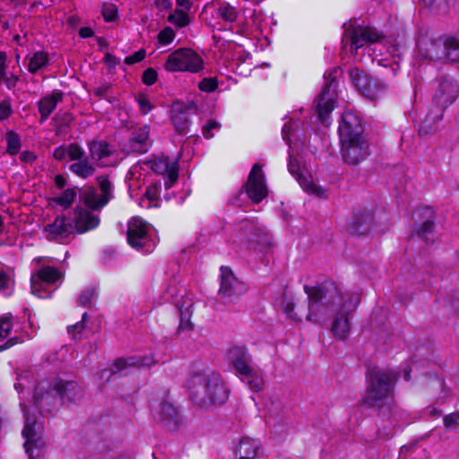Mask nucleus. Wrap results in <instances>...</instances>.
Masks as SVG:
<instances>
[{
  "label": "nucleus",
  "instance_id": "obj_1",
  "mask_svg": "<svg viewBox=\"0 0 459 459\" xmlns=\"http://www.w3.org/2000/svg\"><path fill=\"white\" fill-rule=\"evenodd\" d=\"M307 295V320L323 325L333 317L331 331L337 340H345L351 331L350 316L360 299L358 294L343 290L333 281L317 286H304Z\"/></svg>",
  "mask_w": 459,
  "mask_h": 459
},
{
  "label": "nucleus",
  "instance_id": "obj_2",
  "mask_svg": "<svg viewBox=\"0 0 459 459\" xmlns=\"http://www.w3.org/2000/svg\"><path fill=\"white\" fill-rule=\"evenodd\" d=\"M188 385L191 398L200 407L221 405L229 397V391L220 374L212 371L192 374Z\"/></svg>",
  "mask_w": 459,
  "mask_h": 459
},
{
  "label": "nucleus",
  "instance_id": "obj_3",
  "mask_svg": "<svg viewBox=\"0 0 459 459\" xmlns=\"http://www.w3.org/2000/svg\"><path fill=\"white\" fill-rule=\"evenodd\" d=\"M459 96V83L451 77L444 76L437 79L434 86L432 108L423 119L419 129L420 134H430L435 125L442 120L445 110L452 105Z\"/></svg>",
  "mask_w": 459,
  "mask_h": 459
},
{
  "label": "nucleus",
  "instance_id": "obj_4",
  "mask_svg": "<svg viewBox=\"0 0 459 459\" xmlns=\"http://www.w3.org/2000/svg\"><path fill=\"white\" fill-rule=\"evenodd\" d=\"M79 386L73 381L57 380L54 385L41 383L34 392V406L41 413H50L56 406L57 398L63 402H74L79 393Z\"/></svg>",
  "mask_w": 459,
  "mask_h": 459
},
{
  "label": "nucleus",
  "instance_id": "obj_5",
  "mask_svg": "<svg viewBox=\"0 0 459 459\" xmlns=\"http://www.w3.org/2000/svg\"><path fill=\"white\" fill-rule=\"evenodd\" d=\"M398 374L392 370L372 368L367 375L368 385L363 402L369 407L380 406L391 395Z\"/></svg>",
  "mask_w": 459,
  "mask_h": 459
},
{
  "label": "nucleus",
  "instance_id": "obj_6",
  "mask_svg": "<svg viewBox=\"0 0 459 459\" xmlns=\"http://www.w3.org/2000/svg\"><path fill=\"white\" fill-rule=\"evenodd\" d=\"M417 47L425 59L437 61L447 57L452 62H459V39L455 37L431 39L422 36Z\"/></svg>",
  "mask_w": 459,
  "mask_h": 459
},
{
  "label": "nucleus",
  "instance_id": "obj_7",
  "mask_svg": "<svg viewBox=\"0 0 459 459\" xmlns=\"http://www.w3.org/2000/svg\"><path fill=\"white\" fill-rule=\"evenodd\" d=\"M168 72H189L198 74L204 69L203 58L193 49L182 48L170 53L164 63Z\"/></svg>",
  "mask_w": 459,
  "mask_h": 459
},
{
  "label": "nucleus",
  "instance_id": "obj_8",
  "mask_svg": "<svg viewBox=\"0 0 459 459\" xmlns=\"http://www.w3.org/2000/svg\"><path fill=\"white\" fill-rule=\"evenodd\" d=\"M342 74L341 68L334 67L325 74V84L322 92L315 100L316 109L319 119L323 124L328 123L329 114L334 108L336 89L338 85L337 77Z\"/></svg>",
  "mask_w": 459,
  "mask_h": 459
},
{
  "label": "nucleus",
  "instance_id": "obj_9",
  "mask_svg": "<svg viewBox=\"0 0 459 459\" xmlns=\"http://www.w3.org/2000/svg\"><path fill=\"white\" fill-rule=\"evenodd\" d=\"M127 242L134 249L143 253L153 250L156 241L152 237V227L140 217H133L127 224Z\"/></svg>",
  "mask_w": 459,
  "mask_h": 459
},
{
  "label": "nucleus",
  "instance_id": "obj_10",
  "mask_svg": "<svg viewBox=\"0 0 459 459\" xmlns=\"http://www.w3.org/2000/svg\"><path fill=\"white\" fill-rule=\"evenodd\" d=\"M21 407L25 418L22 430V437L26 439L24 443L25 451L30 459L39 457L46 445L42 427L34 418L29 415L28 408L25 404L21 403Z\"/></svg>",
  "mask_w": 459,
  "mask_h": 459
},
{
  "label": "nucleus",
  "instance_id": "obj_11",
  "mask_svg": "<svg viewBox=\"0 0 459 459\" xmlns=\"http://www.w3.org/2000/svg\"><path fill=\"white\" fill-rule=\"evenodd\" d=\"M96 179L101 194L99 195L94 187H87L80 195V200L92 210H100L114 198V186L107 175L99 176Z\"/></svg>",
  "mask_w": 459,
  "mask_h": 459
},
{
  "label": "nucleus",
  "instance_id": "obj_12",
  "mask_svg": "<svg viewBox=\"0 0 459 459\" xmlns=\"http://www.w3.org/2000/svg\"><path fill=\"white\" fill-rule=\"evenodd\" d=\"M350 76L359 91L365 97L374 100L387 89L379 78L372 77L358 68L351 69Z\"/></svg>",
  "mask_w": 459,
  "mask_h": 459
},
{
  "label": "nucleus",
  "instance_id": "obj_13",
  "mask_svg": "<svg viewBox=\"0 0 459 459\" xmlns=\"http://www.w3.org/2000/svg\"><path fill=\"white\" fill-rule=\"evenodd\" d=\"M75 230L72 218L65 215H59L52 222L43 228V234L49 241L60 244L67 243Z\"/></svg>",
  "mask_w": 459,
  "mask_h": 459
},
{
  "label": "nucleus",
  "instance_id": "obj_14",
  "mask_svg": "<svg viewBox=\"0 0 459 459\" xmlns=\"http://www.w3.org/2000/svg\"><path fill=\"white\" fill-rule=\"evenodd\" d=\"M344 39H350L351 48L359 49L367 43H374L380 39V34L371 27L357 24V21H351L349 25L344 24Z\"/></svg>",
  "mask_w": 459,
  "mask_h": 459
},
{
  "label": "nucleus",
  "instance_id": "obj_15",
  "mask_svg": "<svg viewBox=\"0 0 459 459\" xmlns=\"http://www.w3.org/2000/svg\"><path fill=\"white\" fill-rule=\"evenodd\" d=\"M154 420L169 430H177L183 423L178 409L168 398L152 406Z\"/></svg>",
  "mask_w": 459,
  "mask_h": 459
},
{
  "label": "nucleus",
  "instance_id": "obj_16",
  "mask_svg": "<svg viewBox=\"0 0 459 459\" xmlns=\"http://www.w3.org/2000/svg\"><path fill=\"white\" fill-rule=\"evenodd\" d=\"M61 278L62 273L58 269L53 266H44L31 274V292L39 298H48L50 294L46 291L45 288L54 285Z\"/></svg>",
  "mask_w": 459,
  "mask_h": 459
},
{
  "label": "nucleus",
  "instance_id": "obj_17",
  "mask_svg": "<svg viewBox=\"0 0 459 459\" xmlns=\"http://www.w3.org/2000/svg\"><path fill=\"white\" fill-rule=\"evenodd\" d=\"M341 148L343 160L350 165H357L369 154V144L365 137L342 140Z\"/></svg>",
  "mask_w": 459,
  "mask_h": 459
},
{
  "label": "nucleus",
  "instance_id": "obj_18",
  "mask_svg": "<svg viewBox=\"0 0 459 459\" xmlns=\"http://www.w3.org/2000/svg\"><path fill=\"white\" fill-rule=\"evenodd\" d=\"M412 217L417 223L415 235L425 242H433L436 213L432 207H421L416 209Z\"/></svg>",
  "mask_w": 459,
  "mask_h": 459
},
{
  "label": "nucleus",
  "instance_id": "obj_19",
  "mask_svg": "<svg viewBox=\"0 0 459 459\" xmlns=\"http://www.w3.org/2000/svg\"><path fill=\"white\" fill-rule=\"evenodd\" d=\"M246 191L250 199L256 204L267 195L264 174L258 164H255L249 173Z\"/></svg>",
  "mask_w": 459,
  "mask_h": 459
},
{
  "label": "nucleus",
  "instance_id": "obj_20",
  "mask_svg": "<svg viewBox=\"0 0 459 459\" xmlns=\"http://www.w3.org/2000/svg\"><path fill=\"white\" fill-rule=\"evenodd\" d=\"M288 169L290 173L296 178L300 186L306 192L313 194L318 197L325 196V189L320 186H317L309 180L307 171L300 165L299 160L292 155H290L289 157Z\"/></svg>",
  "mask_w": 459,
  "mask_h": 459
},
{
  "label": "nucleus",
  "instance_id": "obj_21",
  "mask_svg": "<svg viewBox=\"0 0 459 459\" xmlns=\"http://www.w3.org/2000/svg\"><path fill=\"white\" fill-rule=\"evenodd\" d=\"M195 108L196 106L193 102L187 104L177 102L172 105L171 122L177 133L185 135L189 132V111Z\"/></svg>",
  "mask_w": 459,
  "mask_h": 459
},
{
  "label": "nucleus",
  "instance_id": "obj_22",
  "mask_svg": "<svg viewBox=\"0 0 459 459\" xmlns=\"http://www.w3.org/2000/svg\"><path fill=\"white\" fill-rule=\"evenodd\" d=\"M228 358L238 376L250 374L252 356L246 346H231L228 351Z\"/></svg>",
  "mask_w": 459,
  "mask_h": 459
},
{
  "label": "nucleus",
  "instance_id": "obj_23",
  "mask_svg": "<svg viewBox=\"0 0 459 459\" xmlns=\"http://www.w3.org/2000/svg\"><path fill=\"white\" fill-rule=\"evenodd\" d=\"M84 207H77L74 211V217L73 220L74 230L78 233H84L88 230H93L100 224V218L95 212L99 210H92L91 208L83 204Z\"/></svg>",
  "mask_w": 459,
  "mask_h": 459
},
{
  "label": "nucleus",
  "instance_id": "obj_24",
  "mask_svg": "<svg viewBox=\"0 0 459 459\" xmlns=\"http://www.w3.org/2000/svg\"><path fill=\"white\" fill-rule=\"evenodd\" d=\"M150 168L157 174L165 176V186L170 188L178 180V164L168 157L155 158L150 161Z\"/></svg>",
  "mask_w": 459,
  "mask_h": 459
},
{
  "label": "nucleus",
  "instance_id": "obj_25",
  "mask_svg": "<svg viewBox=\"0 0 459 459\" xmlns=\"http://www.w3.org/2000/svg\"><path fill=\"white\" fill-rule=\"evenodd\" d=\"M362 132L359 117L352 111L344 112L339 126L340 141L364 137Z\"/></svg>",
  "mask_w": 459,
  "mask_h": 459
},
{
  "label": "nucleus",
  "instance_id": "obj_26",
  "mask_svg": "<svg viewBox=\"0 0 459 459\" xmlns=\"http://www.w3.org/2000/svg\"><path fill=\"white\" fill-rule=\"evenodd\" d=\"M151 146L150 126L147 125L134 129L126 144L128 152L138 154L147 152Z\"/></svg>",
  "mask_w": 459,
  "mask_h": 459
},
{
  "label": "nucleus",
  "instance_id": "obj_27",
  "mask_svg": "<svg viewBox=\"0 0 459 459\" xmlns=\"http://www.w3.org/2000/svg\"><path fill=\"white\" fill-rule=\"evenodd\" d=\"M244 290L243 284L233 275L229 267H221V287L219 293L225 297L240 294Z\"/></svg>",
  "mask_w": 459,
  "mask_h": 459
},
{
  "label": "nucleus",
  "instance_id": "obj_28",
  "mask_svg": "<svg viewBox=\"0 0 459 459\" xmlns=\"http://www.w3.org/2000/svg\"><path fill=\"white\" fill-rule=\"evenodd\" d=\"M63 92L60 91H54L41 98L38 101V108L40 114L39 122L43 124L56 109L57 104L63 100Z\"/></svg>",
  "mask_w": 459,
  "mask_h": 459
},
{
  "label": "nucleus",
  "instance_id": "obj_29",
  "mask_svg": "<svg viewBox=\"0 0 459 459\" xmlns=\"http://www.w3.org/2000/svg\"><path fill=\"white\" fill-rule=\"evenodd\" d=\"M90 154L92 160L100 161L102 166H109L113 160L111 156L114 154V148L106 142H92L89 147Z\"/></svg>",
  "mask_w": 459,
  "mask_h": 459
},
{
  "label": "nucleus",
  "instance_id": "obj_30",
  "mask_svg": "<svg viewBox=\"0 0 459 459\" xmlns=\"http://www.w3.org/2000/svg\"><path fill=\"white\" fill-rule=\"evenodd\" d=\"M156 363L152 356L145 357H129L127 359H117L113 368L110 369L111 374H117L127 368L131 367H152Z\"/></svg>",
  "mask_w": 459,
  "mask_h": 459
},
{
  "label": "nucleus",
  "instance_id": "obj_31",
  "mask_svg": "<svg viewBox=\"0 0 459 459\" xmlns=\"http://www.w3.org/2000/svg\"><path fill=\"white\" fill-rule=\"evenodd\" d=\"M373 224V215L368 211L355 212L351 222V231L352 234H366L371 229Z\"/></svg>",
  "mask_w": 459,
  "mask_h": 459
},
{
  "label": "nucleus",
  "instance_id": "obj_32",
  "mask_svg": "<svg viewBox=\"0 0 459 459\" xmlns=\"http://www.w3.org/2000/svg\"><path fill=\"white\" fill-rule=\"evenodd\" d=\"M262 232L254 224L245 223L239 232V240L242 244L247 245V248H253L260 242Z\"/></svg>",
  "mask_w": 459,
  "mask_h": 459
},
{
  "label": "nucleus",
  "instance_id": "obj_33",
  "mask_svg": "<svg viewBox=\"0 0 459 459\" xmlns=\"http://www.w3.org/2000/svg\"><path fill=\"white\" fill-rule=\"evenodd\" d=\"M261 448L258 440L249 437H244L239 441L238 455V459H255Z\"/></svg>",
  "mask_w": 459,
  "mask_h": 459
},
{
  "label": "nucleus",
  "instance_id": "obj_34",
  "mask_svg": "<svg viewBox=\"0 0 459 459\" xmlns=\"http://www.w3.org/2000/svg\"><path fill=\"white\" fill-rule=\"evenodd\" d=\"M13 328L12 316L0 317V341L5 339ZM17 343V338H11L0 345V351H4Z\"/></svg>",
  "mask_w": 459,
  "mask_h": 459
},
{
  "label": "nucleus",
  "instance_id": "obj_35",
  "mask_svg": "<svg viewBox=\"0 0 459 459\" xmlns=\"http://www.w3.org/2000/svg\"><path fill=\"white\" fill-rule=\"evenodd\" d=\"M27 67L30 73L36 74L48 64V55L42 51H37L32 56H27Z\"/></svg>",
  "mask_w": 459,
  "mask_h": 459
},
{
  "label": "nucleus",
  "instance_id": "obj_36",
  "mask_svg": "<svg viewBox=\"0 0 459 459\" xmlns=\"http://www.w3.org/2000/svg\"><path fill=\"white\" fill-rule=\"evenodd\" d=\"M192 307L193 302L190 300L184 301L182 305L178 306V310L180 313V324L178 326L179 330L192 329V323L190 321Z\"/></svg>",
  "mask_w": 459,
  "mask_h": 459
},
{
  "label": "nucleus",
  "instance_id": "obj_37",
  "mask_svg": "<svg viewBox=\"0 0 459 459\" xmlns=\"http://www.w3.org/2000/svg\"><path fill=\"white\" fill-rule=\"evenodd\" d=\"M70 170L80 178H87L94 174L95 168L87 160H82L72 164Z\"/></svg>",
  "mask_w": 459,
  "mask_h": 459
},
{
  "label": "nucleus",
  "instance_id": "obj_38",
  "mask_svg": "<svg viewBox=\"0 0 459 459\" xmlns=\"http://www.w3.org/2000/svg\"><path fill=\"white\" fill-rule=\"evenodd\" d=\"M217 15L227 22H234L238 17L237 9L227 2L220 3L217 8Z\"/></svg>",
  "mask_w": 459,
  "mask_h": 459
},
{
  "label": "nucleus",
  "instance_id": "obj_39",
  "mask_svg": "<svg viewBox=\"0 0 459 459\" xmlns=\"http://www.w3.org/2000/svg\"><path fill=\"white\" fill-rule=\"evenodd\" d=\"M5 141L6 152L12 156L18 154L22 148V140L20 135L13 131H9L6 134Z\"/></svg>",
  "mask_w": 459,
  "mask_h": 459
},
{
  "label": "nucleus",
  "instance_id": "obj_40",
  "mask_svg": "<svg viewBox=\"0 0 459 459\" xmlns=\"http://www.w3.org/2000/svg\"><path fill=\"white\" fill-rule=\"evenodd\" d=\"M281 307L282 308L283 313L287 316L288 318L294 321H300V317L295 312V303L292 297L288 296L286 293L282 295Z\"/></svg>",
  "mask_w": 459,
  "mask_h": 459
},
{
  "label": "nucleus",
  "instance_id": "obj_41",
  "mask_svg": "<svg viewBox=\"0 0 459 459\" xmlns=\"http://www.w3.org/2000/svg\"><path fill=\"white\" fill-rule=\"evenodd\" d=\"M243 381H247L248 386L251 390L255 392H259L263 389L264 380L263 378L257 375L254 369L251 368V372L248 375H239Z\"/></svg>",
  "mask_w": 459,
  "mask_h": 459
},
{
  "label": "nucleus",
  "instance_id": "obj_42",
  "mask_svg": "<svg viewBox=\"0 0 459 459\" xmlns=\"http://www.w3.org/2000/svg\"><path fill=\"white\" fill-rule=\"evenodd\" d=\"M186 10H176L173 13L169 15V22L178 28L186 26L189 23L188 15L186 13Z\"/></svg>",
  "mask_w": 459,
  "mask_h": 459
},
{
  "label": "nucleus",
  "instance_id": "obj_43",
  "mask_svg": "<svg viewBox=\"0 0 459 459\" xmlns=\"http://www.w3.org/2000/svg\"><path fill=\"white\" fill-rule=\"evenodd\" d=\"M75 196V189L68 188L61 195L55 197L54 202H56L61 206L68 207L74 203Z\"/></svg>",
  "mask_w": 459,
  "mask_h": 459
},
{
  "label": "nucleus",
  "instance_id": "obj_44",
  "mask_svg": "<svg viewBox=\"0 0 459 459\" xmlns=\"http://www.w3.org/2000/svg\"><path fill=\"white\" fill-rule=\"evenodd\" d=\"M13 285L11 275L5 271L0 269V292L10 291Z\"/></svg>",
  "mask_w": 459,
  "mask_h": 459
},
{
  "label": "nucleus",
  "instance_id": "obj_45",
  "mask_svg": "<svg viewBox=\"0 0 459 459\" xmlns=\"http://www.w3.org/2000/svg\"><path fill=\"white\" fill-rule=\"evenodd\" d=\"M218 81L215 77L204 78L199 82V89L204 92H212L217 89Z\"/></svg>",
  "mask_w": 459,
  "mask_h": 459
},
{
  "label": "nucleus",
  "instance_id": "obj_46",
  "mask_svg": "<svg viewBox=\"0 0 459 459\" xmlns=\"http://www.w3.org/2000/svg\"><path fill=\"white\" fill-rule=\"evenodd\" d=\"M67 152H67L68 157L70 158L71 160H78V161L82 160V159L84 156V151L78 144L71 143L67 147Z\"/></svg>",
  "mask_w": 459,
  "mask_h": 459
},
{
  "label": "nucleus",
  "instance_id": "obj_47",
  "mask_svg": "<svg viewBox=\"0 0 459 459\" xmlns=\"http://www.w3.org/2000/svg\"><path fill=\"white\" fill-rule=\"evenodd\" d=\"M175 39V32L170 27H166L158 34V39L162 45H168Z\"/></svg>",
  "mask_w": 459,
  "mask_h": 459
},
{
  "label": "nucleus",
  "instance_id": "obj_48",
  "mask_svg": "<svg viewBox=\"0 0 459 459\" xmlns=\"http://www.w3.org/2000/svg\"><path fill=\"white\" fill-rule=\"evenodd\" d=\"M136 101L139 105L141 113L143 115L148 114L153 108V106L151 104L150 100L146 95H139L136 98Z\"/></svg>",
  "mask_w": 459,
  "mask_h": 459
},
{
  "label": "nucleus",
  "instance_id": "obj_49",
  "mask_svg": "<svg viewBox=\"0 0 459 459\" xmlns=\"http://www.w3.org/2000/svg\"><path fill=\"white\" fill-rule=\"evenodd\" d=\"M221 128V125L215 120H209L203 127V134L206 139H211L213 137L214 134L213 130H219Z\"/></svg>",
  "mask_w": 459,
  "mask_h": 459
},
{
  "label": "nucleus",
  "instance_id": "obj_50",
  "mask_svg": "<svg viewBox=\"0 0 459 459\" xmlns=\"http://www.w3.org/2000/svg\"><path fill=\"white\" fill-rule=\"evenodd\" d=\"M102 15L106 22H113L117 16V10L113 4H105L102 7Z\"/></svg>",
  "mask_w": 459,
  "mask_h": 459
},
{
  "label": "nucleus",
  "instance_id": "obj_51",
  "mask_svg": "<svg viewBox=\"0 0 459 459\" xmlns=\"http://www.w3.org/2000/svg\"><path fill=\"white\" fill-rule=\"evenodd\" d=\"M95 295V290L93 288H88L84 290L79 296L78 300L79 303L82 306H89L91 303V300Z\"/></svg>",
  "mask_w": 459,
  "mask_h": 459
},
{
  "label": "nucleus",
  "instance_id": "obj_52",
  "mask_svg": "<svg viewBox=\"0 0 459 459\" xmlns=\"http://www.w3.org/2000/svg\"><path fill=\"white\" fill-rule=\"evenodd\" d=\"M87 318V313H84L82 315V321L77 322L76 324L73 325L67 326V331L70 334H73L74 338H76V333H82V331L84 329V320Z\"/></svg>",
  "mask_w": 459,
  "mask_h": 459
},
{
  "label": "nucleus",
  "instance_id": "obj_53",
  "mask_svg": "<svg viewBox=\"0 0 459 459\" xmlns=\"http://www.w3.org/2000/svg\"><path fill=\"white\" fill-rule=\"evenodd\" d=\"M157 72L152 68L146 69L143 74V82L146 85H152L157 81Z\"/></svg>",
  "mask_w": 459,
  "mask_h": 459
},
{
  "label": "nucleus",
  "instance_id": "obj_54",
  "mask_svg": "<svg viewBox=\"0 0 459 459\" xmlns=\"http://www.w3.org/2000/svg\"><path fill=\"white\" fill-rule=\"evenodd\" d=\"M13 112L11 101L9 100H4L0 103V120L8 118Z\"/></svg>",
  "mask_w": 459,
  "mask_h": 459
},
{
  "label": "nucleus",
  "instance_id": "obj_55",
  "mask_svg": "<svg viewBox=\"0 0 459 459\" xmlns=\"http://www.w3.org/2000/svg\"><path fill=\"white\" fill-rule=\"evenodd\" d=\"M145 55H146L145 50L140 49V50L136 51L135 53H134L133 55L126 56L125 59V63L128 65L136 64V63L143 60V58L145 57Z\"/></svg>",
  "mask_w": 459,
  "mask_h": 459
},
{
  "label": "nucleus",
  "instance_id": "obj_56",
  "mask_svg": "<svg viewBox=\"0 0 459 459\" xmlns=\"http://www.w3.org/2000/svg\"><path fill=\"white\" fill-rule=\"evenodd\" d=\"M54 119L59 121L60 126H68L73 121V116L69 112L58 113L55 116Z\"/></svg>",
  "mask_w": 459,
  "mask_h": 459
},
{
  "label": "nucleus",
  "instance_id": "obj_57",
  "mask_svg": "<svg viewBox=\"0 0 459 459\" xmlns=\"http://www.w3.org/2000/svg\"><path fill=\"white\" fill-rule=\"evenodd\" d=\"M459 423V412L450 413L444 417V426L450 428Z\"/></svg>",
  "mask_w": 459,
  "mask_h": 459
},
{
  "label": "nucleus",
  "instance_id": "obj_58",
  "mask_svg": "<svg viewBox=\"0 0 459 459\" xmlns=\"http://www.w3.org/2000/svg\"><path fill=\"white\" fill-rule=\"evenodd\" d=\"M19 80H20V77L18 75L10 74L9 75L8 74L6 75V77L3 80V82H4V84L8 90H13L16 87Z\"/></svg>",
  "mask_w": 459,
  "mask_h": 459
},
{
  "label": "nucleus",
  "instance_id": "obj_59",
  "mask_svg": "<svg viewBox=\"0 0 459 459\" xmlns=\"http://www.w3.org/2000/svg\"><path fill=\"white\" fill-rule=\"evenodd\" d=\"M37 160V155L30 151H24L20 155V160L23 163L32 164Z\"/></svg>",
  "mask_w": 459,
  "mask_h": 459
},
{
  "label": "nucleus",
  "instance_id": "obj_60",
  "mask_svg": "<svg viewBox=\"0 0 459 459\" xmlns=\"http://www.w3.org/2000/svg\"><path fill=\"white\" fill-rule=\"evenodd\" d=\"M67 152L66 147L59 146L54 150L53 157L57 160H63L68 156Z\"/></svg>",
  "mask_w": 459,
  "mask_h": 459
},
{
  "label": "nucleus",
  "instance_id": "obj_61",
  "mask_svg": "<svg viewBox=\"0 0 459 459\" xmlns=\"http://www.w3.org/2000/svg\"><path fill=\"white\" fill-rule=\"evenodd\" d=\"M292 130V122L286 123L281 130L282 139L290 143V134Z\"/></svg>",
  "mask_w": 459,
  "mask_h": 459
},
{
  "label": "nucleus",
  "instance_id": "obj_62",
  "mask_svg": "<svg viewBox=\"0 0 459 459\" xmlns=\"http://www.w3.org/2000/svg\"><path fill=\"white\" fill-rule=\"evenodd\" d=\"M79 35L83 39H87L93 35V30L90 27H82L79 30Z\"/></svg>",
  "mask_w": 459,
  "mask_h": 459
},
{
  "label": "nucleus",
  "instance_id": "obj_63",
  "mask_svg": "<svg viewBox=\"0 0 459 459\" xmlns=\"http://www.w3.org/2000/svg\"><path fill=\"white\" fill-rule=\"evenodd\" d=\"M55 184L58 188H63L65 186V179L61 175H56L55 177Z\"/></svg>",
  "mask_w": 459,
  "mask_h": 459
},
{
  "label": "nucleus",
  "instance_id": "obj_64",
  "mask_svg": "<svg viewBox=\"0 0 459 459\" xmlns=\"http://www.w3.org/2000/svg\"><path fill=\"white\" fill-rule=\"evenodd\" d=\"M178 6L181 7L183 10L190 9V2L188 0H176Z\"/></svg>",
  "mask_w": 459,
  "mask_h": 459
}]
</instances>
